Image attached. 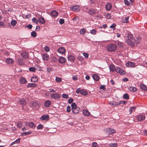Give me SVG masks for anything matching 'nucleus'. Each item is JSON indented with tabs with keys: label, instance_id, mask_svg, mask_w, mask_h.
<instances>
[{
	"label": "nucleus",
	"instance_id": "obj_1",
	"mask_svg": "<svg viewBox=\"0 0 147 147\" xmlns=\"http://www.w3.org/2000/svg\"><path fill=\"white\" fill-rule=\"evenodd\" d=\"M117 48L116 45L114 43H111L108 45L106 47L107 51L110 52H113Z\"/></svg>",
	"mask_w": 147,
	"mask_h": 147
},
{
	"label": "nucleus",
	"instance_id": "obj_2",
	"mask_svg": "<svg viewBox=\"0 0 147 147\" xmlns=\"http://www.w3.org/2000/svg\"><path fill=\"white\" fill-rule=\"evenodd\" d=\"M145 115L144 114H140L136 116V119L139 121H142L145 119Z\"/></svg>",
	"mask_w": 147,
	"mask_h": 147
},
{
	"label": "nucleus",
	"instance_id": "obj_3",
	"mask_svg": "<svg viewBox=\"0 0 147 147\" xmlns=\"http://www.w3.org/2000/svg\"><path fill=\"white\" fill-rule=\"evenodd\" d=\"M105 131H106L107 134L108 135H109L112 134H113L115 132V130L114 129L110 128L106 129Z\"/></svg>",
	"mask_w": 147,
	"mask_h": 147
},
{
	"label": "nucleus",
	"instance_id": "obj_4",
	"mask_svg": "<svg viewBox=\"0 0 147 147\" xmlns=\"http://www.w3.org/2000/svg\"><path fill=\"white\" fill-rule=\"evenodd\" d=\"M50 96L51 98L54 99H58L61 97L59 93H56L52 94Z\"/></svg>",
	"mask_w": 147,
	"mask_h": 147
},
{
	"label": "nucleus",
	"instance_id": "obj_5",
	"mask_svg": "<svg viewBox=\"0 0 147 147\" xmlns=\"http://www.w3.org/2000/svg\"><path fill=\"white\" fill-rule=\"evenodd\" d=\"M116 71L121 75H124L126 74L125 71L117 67Z\"/></svg>",
	"mask_w": 147,
	"mask_h": 147
},
{
	"label": "nucleus",
	"instance_id": "obj_6",
	"mask_svg": "<svg viewBox=\"0 0 147 147\" xmlns=\"http://www.w3.org/2000/svg\"><path fill=\"white\" fill-rule=\"evenodd\" d=\"M38 103L36 101H32L30 102L29 105L32 107H34L38 105Z\"/></svg>",
	"mask_w": 147,
	"mask_h": 147
},
{
	"label": "nucleus",
	"instance_id": "obj_7",
	"mask_svg": "<svg viewBox=\"0 0 147 147\" xmlns=\"http://www.w3.org/2000/svg\"><path fill=\"white\" fill-rule=\"evenodd\" d=\"M67 59L68 61L73 62L75 60L76 58L74 56L69 55L67 57Z\"/></svg>",
	"mask_w": 147,
	"mask_h": 147
},
{
	"label": "nucleus",
	"instance_id": "obj_8",
	"mask_svg": "<svg viewBox=\"0 0 147 147\" xmlns=\"http://www.w3.org/2000/svg\"><path fill=\"white\" fill-rule=\"evenodd\" d=\"M135 63L131 62H128L126 63V66L128 67H135Z\"/></svg>",
	"mask_w": 147,
	"mask_h": 147
},
{
	"label": "nucleus",
	"instance_id": "obj_9",
	"mask_svg": "<svg viewBox=\"0 0 147 147\" xmlns=\"http://www.w3.org/2000/svg\"><path fill=\"white\" fill-rule=\"evenodd\" d=\"M42 57L44 61L48 60L49 59V57L48 55L45 53L42 54Z\"/></svg>",
	"mask_w": 147,
	"mask_h": 147
},
{
	"label": "nucleus",
	"instance_id": "obj_10",
	"mask_svg": "<svg viewBox=\"0 0 147 147\" xmlns=\"http://www.w3.org/2000/svg\"><path fill=\"white\" fill-rule=\"evenodd\" d=\"M42 120H48L49 119V116L48 115H43L40 118Z\"/></svg>",
	"mask_w": 147,
	"mask_h": 147
},
{
	"label": "nucleus",
	"instance_id": "obj_11",
	"mask_svg": "<svg viewBox=\"0 0 147 147\" xmlns=\"http://www.w3.org/2000/svg\"><path fill=\"white\" fill-rule=\"evenodd\" d=\"M66 61V59L62 57H59L58 59V61L61 63H63L65 62Z\"/></svg>",
	"mask_w": 147,
	"mask_h": 147
},
{
	"label": "nucleus",
	"instance_id": "obj_12",
	"mask_svg": "<svg viewBox=\"0 0 147 147\" xmlns=\"http://www.w3.org/2000/svg\"><path fill=\"white\" fill-rule=\"evenodd\" d=\"M58 51L59 53L63 54L65 53V49L63 47H60L58 49Z\"/></svg>",
	"mask_w": 147,
	"mask_h": 147
},
{
	"label": "nucleus",
	"instance_id": "obj_13",
	"mask_svg": "<svg viewBox=\"0 0 147 147\" xmlns=\"http://www.w3.org/2000/svg\"><path fill=\"white\" fill-rule=\"evenodd\" d=\"M26 125H28L32 128H34L35 127V124L33 122H30L27 123Z\"/></svg>",
	"mask_w": 147,
	"mask_h": 147
},
{
	"label": "nucleus",
	"instance_id": "obj_14",
	"mask_svg": "<svg viewBox=\"0 0 147 147\" xmlns=\"http://www.w3.org/2000/svg\"><path fill=\"white\" fill-rule=\"evenodd\" d=\"M21 56L23 58L26 59L28 57V53L24 51L22 52Z\"/></svg>",
	"mask_w": 147,
	"mask_h": 147
},
{
	"label": "nucleus",
	"instance_id": "obj_15",
	"mask_svg": "<svg viewBox=\"0 0 147 147\" xmlns=\"http://www.w3.org/2000/svg\"><path fill=\"white\" fill-rule=\"evenodd\" d=\"M5 62L9 64H12L14 63L13 60L11 58H7L5 60Z\"/></svg>",
	"mask_w": 147,
	"mask_h": 147
},
{
	"label": "nucleus",
	"instance_id": "obj_16",
	"mask_svg": "<svg viewBox=\"0 0 147 147\" xmlns=\"http://www.w3.org/2000/svg\"><path fill=\"white\" fill-rule=\"evenodd\" d=\"M117 67H116L113 65H111L109 66V69L111 71L113 72L115 71H116Z\"/></svg>",
	"mask_w": 147,
	"mask_h": 147
},
{
	"label": "nucleus",
	"instance_id": "obj_17",
	"mask_svg": "<svg viewBox=\"0 0 147 147\" xmlns=\"http://www.w3.org/2000/svg\"><path fill=\"white\" fill-rule=\"evenodd\" d=\"M126 42L127 44L129 45L132 47L135 46V44L130 39H127Z\"/></svg>",
	"mask_w": 147,
	"mask_h": 147
},
{
	"label": "nucleus",
	"instance_id": "obj_18",
	"mask_svg": "<svg viewBox=\"0 0 147 147\" xmlns=\"http://www.w3.org/2000/svg\"><path fill=\"white\" fill-rule=\"evenodd\" d=\"M51 14L52 17H56L58 15V13L56 11H51Z\"/></svg>",
	"mask_w": 147,
	"mask_h": 147
},
{
	"label": "nucleus",
	"instance_id": "obj_19",
	"mask_svg": "<svg viewBox=\"0 0 147 147\" xmlns=\"http://www.w3.org/2000/svg\"><path fill=\"white\" fill-rule=\"evenodd\" d=\"M51 104V101L49 100H46L44 103V106L46 107H49Z\"/></svg>",
	"mask_w": 147,
	"mask_h": 147
},
{
	"label": "nucleus",
	"instance_id": "obj_20",
	"mask_svg": "<svg viewBox=\"0 0 147 147\" xmlns=\"http://www.w3.org/2000/svg\"><path fill=\"white\" fill-rule=\"evenodd\" d=\"M38 21L40 23L42 24H44L45 22L44 18L42 17L39 18L38 19Z\"/></svg>",
	"mask_w": 147,
	"mask_h": 147
},
{
	"label": "nucleus",
	"instance_id": "obj_21",
	"mask_svg": "<svg viewBox=\"0 0 147 147\" xmlns=\"http://www.w3.org/2000/svg\"><path fill=\"white\" fill-rule=\"evenodd\" d=\"M79 6L76 5L71 7V9L73 11H78L79 10Z\"/></svg>",
	"mask_w": 147,
	"mask_h": 147
},
{
	"label": "nucleus",
	"instance_id": "obj_22",
	"mask_svg": "<svg viewBox=\"0 0 147 147\" xmlns=\"http://www.w3.org/2000/svg\"><path fill=\"white\" fill-rule=\"evenodd\" d=\"M129 17H123L121 20L122 22L123 23H127L128 22Z\"/></svg>",
	"mask_w": 147,
	"mask_h": 147
},
{
	"label": "nucleus",
	"instance_id": "obj_23",
	"mask_svg": "<svg viewBox=\"0 0 147 147\" xmlns=\"http://www.w3.org/2000/svg\"><path fill=\"white\" fill-rule=\"evenodd\" d=\"M83 113L84 115L86 116H89L90 115V112L87 110H83Z\"/></svg>",
	"mask_w": 147,
	"mask_h": 147
},
{
	"label": "nucleus",
	"instance_id": "obj_24",
	"mask_svg": "<svg viewBox=\"0 0 147 147\" xmlns=\"http://www.w3.org/2000/svg\"><path fill=\"white\" fill-rule=\"evenodd\" d=\"M105 8L107 10H110L112 8V5L110 3H107L106 6Z\"/></svg>",
	"mask_w": 147,
	"mask_h": 147
},
{
	"label": "nucleus",
	"instance_id": "obj_25",
	"mask_svg": "<svg viewBox=\"0 0 147 147\" xmlns=\"http://www.w3.org/2000/svg\"><path fill=\"white\" fill-rule=\"evenodd\" d=\"M95 12V9H91L89 10L87 12L90 15H93L94 14Z\"/></svg>",
	"mask_w": 147,
	"mask_h": 147
},
{
	"label": "nucleus",
	"instance_id": "obj_26",
	"mask_svg": "<svg viewBox=\"0 0 147 147\" xmlns=\"http://www.w3.org/2000/svg\"><path fill=\"white\" fill-rule=\"evenodd\" d=\"M27 82L26 79L24 78H21L20 80V83L22 84H25Z\"/></svg>",
	"mask_w": 147,
	"mask_h": 147
},
{
	"label": "nucleus",
	"instance_id": "obj_27",
	"mask_svg": "<svg viewBox=\"0 0 147 147\" xmlns=\"http://www.w3.org/2000/svg\"><path fill=\"white\" fill-rule=\"evenodd\" d=\"M133 40L136 44H139L140 42V39L139 38L136 37L133 39Z\"/></svg>",
	"mask_w": 147,
	"mask_h": 147
},
{
	"label": "nucleus",
	"instance_id": "obj_28",
	"mask_svg": "<svg viewBox=\"0 0 147 147\" xmlns=\"http://www.w3.org/2000/svg\"><path fill=\"white\" fill-rule=\"evenodd\" d=\"M92 77L93 79L96 81H98L99 79V76L96 74L93 75L92 76Z\"/></svg>",
	"mask_w": 147,
	"mask_h": 147
},
{
	"label": "nucleus",
	"instance_id": "obj_29",
	"mask_svg": "<svg viewBox=\"0 0 147 147\" xmlns=\"http://www.w3.org/2000/svg\"><path fill=\"white\" fill-rule=\"evenodd\" d=\"M36 86V84L35 83H29L27 85L28 88L35 87Z\"/></svg>",
	"mask_w": 147,
	"mask_h": 147
},
{
	"label": "nucleus",
	"instance_id": "obj_30",
	"mask_svg": "<svg viewBox=\"0 0 147 147\" xmlns=\"http://www.w3.org/2000/svg\"><path fill=\"white\" fill-rule=\"evenodd\" d=\"M128 89L129 91L132 92H135L137 90L136 88L134 87H128Z\"/></svg>",
	"mask_w": 147,
	"mask_h": 147
},
{
	"label": "nucleus",
	"instance_id": "obj_31",
	"mask_svg": "<svg viewBox=\"0 0 147 147\" xmlns=\"http://www.w3.org/2000/svg\"><path fill=\"white\" fill-rule=\"evenodd\" d=\"M127 36L128 38L127 39H133V36L132 34L131 33H127Z\"/></svg>",
	"mask_w": 147,
	"mask_h": 147
},
{
	"label": "nucleus",
	"instance_id": "obj_32",
	"mask_svg": "<svg viewBox=\"0 0 147 147\" xmlns=\"http://www.w3.org/2000/svg\"><path fill=\"white\" fill-rule=\"evenodd\" d=\"M20 102L21 105H25L26 104V101L25 99L24 98L21 99L20 100Z\"/></svg>",
	"mask_w": 147,
	"mask_h": 147
},
{
	"label": "nucleus",
	"instance_id": "obj_33",
	"mask_svg": "<svg viewBox=\"0 0 147 147\" xmlns=\"http://www.w3.org/2000/svg\"><path fill=\"white\" fill-rule=\"evenodd\" d=\"M38 78L36 77H32L31 79V81L32 82H37L38 81Z\"/></svg>",
	"mask_w": 147,
	"mask_h": 147
},
{
	"label": "nucleus",
	"instance_id": "obj_34",
	"mask_svg": "<svg viewBox=\"0 0 147 147\" xmlns=\"http://www.w3.org/2000/svg\"><path fill=\"white\" fill-rule=\"evenodd\" d=\"M140 88L143 90H147V88L145 85L144 84H141L140 85Z\"/></svg>",
	"mask_w": 147,
	"mask_h": 147
},
{
	"label": "nucleus",
	"instance_id": "obj_35",
	"mask_svg": "<svg viewBox=\"0 0 147 147\" xmlns=\"http://www.w3.org/2000/svg\"><path fill=\"white\" fill-rule=\"evenodd\" d=\"M20 138H19L16 140L15 141L13 142L10 145H12L15 144H18L20 143Z\"/></svg>",
	"mask_w": 147,
	"mask_h": 147
},
{
	"label": "nucleus",
	"instance_id": "obj_36",
	"mask_svg": "<svg viewBox=\"0 0 147 147\" xmlns=\"http://www.w3.org/2000/svg\"><path fill=\"white\" fill-rule=\"evenodd\" d=\"M32 133V131H29L25 132L22 133L21 134V135L23 136H26V135H28L31 134Z\"/></svg>",
	"mask_w": 147,
	"mask_h": 147
},
{
	"label": "nucleus",
	"instance_id": "obj_37",
	"mask_svg": "<svg viewBox=\"0 0 147 147\" xmlns=\"http://www.w3.org/2000/svg\"><path fill=\"white\" fill-rule=\"evenodd\" d=\"M117 45L119 47L122 48L124 46V44L122 42L118 41Z\"/></svg>",
	"mask_w": 147,
	"mask_h": 147
},
{
	"label": "nucleus",
	"instance_id": "obj_38",
	"mask_svg": "<svg viewBox=\"0 0 147 147\" xmlns=\"http://www.w3.org/2000/svg\"><path fill=\"white\" fill-rule=\"evenodd\" d=\"M72 110L73 109H76L77 108V105L74 102L71 105Z\"/></svg>",
	"mask_w": 147,
	"mask_h": 147
},
{
	"label": "nucleus",
	"instance_id": "obj_39",
	"mask_svg": "<svg viewBox=\"0 0 147 147\" xmlns=\"http://www.w3.org/2000/svg\"><path fill=\"white\" fill-rule=\"evenodd\" d=\"M123 97L126 100H128L129 98L128 94L127 93L124 94L123 95Z\"/></svg>",
	"mask_w": 147,
	"mask_h": 147
},
{
	"label": "nucleus",
	"instance_id": "obj_40",
	"mask_svg": "<svg viewBox=\"0 0 147 147\" xmlns=\"http://www.w3.org/2000/svg\"><path fill=\"white\" fill-rule=\"evenodd\" d=\"M105 16L107 19H110L111 18V14L108 13H105Z\"/></svg>",
	"mask_w": 147,
	"mask_h": 147
},
{
	"label": "nucleus",
	"instance_id": "obj_41",
	"mask_svg": "<svg viewBox=\"0 0 147 147\" xmlns=\"http://www.w3.org/2000/svg\"><path fill=\"white\" fill-rule=\"evenodd\" d=\"M80 93L81 94L84 96L88 94L87 92L84 90H81Z\"/></svg>",
	"mask_w": 147,
	"mask_h": 147
},
{
	"label": "nucleus",
	"instance_id": "obj_42",
	"mask_svg": "<svg viewBox=\"0 0 147 147\" xmlns=\"http://www.w3.org/2000/svg\"><path fill=\"white\" fill-rule=\"evenodd\" d=\"M17 21L15 20H12L11 22V25L13 26H14L16 25V24L17 23Z\"/></svg>",
	"mask_w": 147,
	"mask_h": 147
},
{
	"label": "nucleus",
	"instance_id": "obj_43",
	"mask_svg": "<svg viewBox=\"0 0 147 147\" xmlns=\"http://www.w3.org/2000/svg\"><path fill=\"white\" fill-rule=\"evenodd\" d=\"M36 33L35 32L33 31L31 33V36L33 37H35L36 36Z\"/></svg>",
	"mask_w": 147,
	"mask_h": 147
},
{
	"label": "nucleus",
	"instance_id": "obj_44",
	"mask_svg": "<svg viewBox=\"0 0 147 147\" xmlns=\"http://www.w3.org/2000/svg\"><path fill=\"white\" fill-rule=\"evenodd\" d=\"M57 59L55 57H53L51 58V62L53 63L57 61Z\"/></svg>",
	"mask_w": 147,
	"mask_h": 147
},
{
	"label": "nucleus",
	"instance_id": "obj_45",
	"mask_svg": "<svg viewBox=\"0 0 147 147\" xmlns=\"http://www.w3.org/2000/svg\"><path fill=\"white\" fill-rule=\"evenodd\" d=\"M32 21L35 23L36 24H37L38 22V20H37L35 18H33L32 20Z\"/></svg>",
	"mask_w": 147,
	"mask_h": 147
},
{
	"label": "nucleus",
	"instance_id": "obj_46",
	"mask_svg": "<svg viewBox=\"0 0 147 147\" xmlns=\"http://www.w3.org/2000/svg\"><path fill=\"white\" fill-rule=\"evenodd\" d=\"M36 69L35 68L33 67H30L29 68V70L30 71L35 72L36 71Z\"/></svg>",
	"mask_w": 147,
	"mask_h": 147
},
{
	"label": "nucleus",
	"instance_id": "obj_47",
	"mask_svg": "<svg viewBox=\"0 0 147 147\" xmlns=\"http://www.w3.org/2000/svg\"><path fill=\"white\" fill-rule=\"evenodd\" d=\"M116 26V24L115 23H113L110 26V28H113V30H115Z\"/></svg>",
	"mask_w": 147,
	"mask_h": 147
},
{
	"label": "nucleus",
	"instance_id": "obj_48",
	"mask_svg": "<svg viewBox=\"0 0 147 147\" xmlns=\"http://www.w3.org/2000/svg\"><path fill=\"white\" fill-rule=\"evenodd\" d=\"M71 107L69 105H68L67 107L66 111L67 112H69L71 111Z\"/></svg>",
	"mask_w": 147,
	"mask_h": 147
},
{
	"label": "nucleus",
	"instance_id": "obj_49",
	"mask_svg": "<svg viewBox=\"0 0 147 147\" xmlns=\"http://www.w3.org/2000/svg\"><path fill=\"white\" fill-rule=\"evenodd\" d=\"M17 127L19 128H20L22 126V124L20 122H18L17 123Z\"/></svg>",
	"mask_w": 147,
	"mask_h": 147
},
{
	"label": "nucleus",
	"instance_id": "obj_50",
	"mask_svg": "<svg viewBox=\"0 0 147 147\" xmlns=\"http://www.w3.org/2000/svg\"><path fill=\"white\" fill-rule=\"evenodd\" d=\"M55 80L57 82H60L61 81V79L60 78L56 77Z\"/></svg>",
	"mask_w": 147,
	"mask_h": 147
},
{
	"label": "nucleus",
	"instance_id": "obj_51",
	"mask_svg": "<svg viewBox=\"0 0 147 147\" xmlns=\"http://www.w3.org/2000/svg\"><path fill=\"white\" fill-rule=\"evenodd\" d=\"M62 96L64 98L66 99L67 98H68V96L65 94H63L62 95Z\"/></svg>",
	"mask_w": 147,
	"mask_h": 147
},
{
	"label": "nucleus",
	"instance_id": "obj_52",
	"mask_svg": "<svg viewBox=\"0 0 147 147\" xmlns=\"http://www.w3.org/2000/svg\"><path fill=\"white\" fill-rule=\"evenodd\" d=\"M43 128L42 125L41 124H39L37 127V129H42Z\"/></svg>",
	"mask_w": 147,
	"mask_h": 147
},
{
	"label": "nucleus",
	"instance_id": "obj_53",
	"mask_svg": "<svg viewBox=\"0 0 147 147\" xmlns=\"http://www.w3.org/2000/svg\"><path fill=\"white\" fill-rule=\"evenodd\" d=\"M59 23L62 24L64 23V20L63 19H61L59 20Z\"/></svg>",
	"mask_w": 147,
	"mask_h": 147
},
{
	"label": "nucleus",
	"instance_id": "obj_54",
	"mask_svg": "<svg viewBox=\"0 0 147 147\" xmlns=\"http://www.w3.org/2000/svg\"><path fill=\"white\" fill-rule=\"evenodd\" d=\"M85 29H84V28L82 29L80 31V33L81 34L83 35V34H84V33L85 32Z\"/></svg>",
	"mask_w": 147,
	"mask_h": 147
},
{
	"label": "nucleus",
	"instance_id": "obj_55",
	"mask_svg": "<svg viewBox=\"0 0 147 147\" xmlns=\"http://www.w3.org/2000/svg\"><path fill=\"white\" fill-rule=\"evenodd\" d=\"M91 34L94 35L96 33V31L95 29H92L91 31Z\"/></svg>",
	"mask_w": 147,
	"mask_h": 147
},
{
	"label": "nucleus",
	"instance_id": "obj_56",
	"mask_svg": "<svg viewBox=\"0 0 147 147\" xmlns=\"http://www.w3.org/2000/svg\"><path fill=\"white\" fill-rule=\"evenodd\" d=\"M99 89L100 90L102 89L103 90H105V85H101Z\"/></svg>",
	"mask_w": 147,
	"mask_h": 147
},
{
	"label": "nucleus",
	"instance_id": "obj_57",
	"mask_svg": "<svg viewBox=\"0 0 147 147\" xmlns=\"http://www.w3.org/2000/svg\"><path fill=\"white\" fill-rule=\"evenodd\" d=\"M124 2L125 4L127 5V6L130 5L129 2L127 0H124Z\"/></svg>",
	"mask_w": 147,
	"mask_h": 147
},
{
	"label": "nucleus",
	"instance_id": "obj_58",
	"mask_svg": "<svg viewBox=\"0 0 147 147\" xmlns=\"http://www.w3.org/2000/svg\"><path fill=\"white\" fill-rule=\"evenodd\" d=\"M114 106H117L119 105L118 102H117L114 101H113Z\"/></svg>",
	"mask_w": 147,
	"mask_h": 147
},
{
	"label": "nucleus",
	"instance_id": "obj_59",
	"mask_svg": "<svg viewBox=\"0 0 147 147\" xmlns=\"http://www.w3.org/2000/svg\"><path fill=\"white\" fill-rule=\"evenodd\" d=\"M83 54L86 58H88L89 54L88 53H83Z\"/></svg>",
	"mask_w": 147,
	"mask_h": 147
},
{
	"label": "nucleus",
	"instance_id": "obj_60",
	"mask_svg": "<svg viewBox=\"0 0 147 147\" xmlns=\"http://www.w3.org/2000/svg\"><path fill=\"white\" fill-rule=\"evenodd\" d=\"M72 111L74 114H77L79 112L78 111L76 110V109L72 110Z\"/></svg>",
	"mask_w": 147,
	"mask_h": 147
},
{
	"label": "nucleus",
	"instance_id": "obj_61",
	"mask_svg": "<svg viewBox=\"0 0 147 147\" xmlns=\"http://www.w3.org/2000/svg\"><path fill=\"white\" fill-rule=\"evenodd\" d=\"M92 147H98L97 144L96 142H93L92 144Z\"/></svg>",
	"mask_w": 147,
	"mask_h": 147
},
{
	"label": "nucleus",
	"instance_id": "obj_62",
	"mask_svg": "<svg viewBox=\"0 0 147 147\" xmlns=\"http://www.w3.org/2000/svg\"><path fill=\"white\" fill-rule=\"evenodd\" d=\"M44 49L47 52H48L49 51V47L47 46H45V47Z\"/></svg>",
	"mask_w": 147,
	"mask_h": 147
},
{
	"label": "nucleus",
	"instance_id": "obj_63",
	"mask_svg": "<svg viewBox=\"0 0 147 147\" xmlns=\"http://www.w3.org/2000/svg\"><path fill=\"white\" fill-rule=\"evenodd\" d=\"M73 101V99L72 98H70L68 99V102L70 104L72 103Z\"/></svg>",
	"mask_w": 147,
	"mask_h": 147
},
{
	"label": "nucleus",
	"instance_id": "obj_64",
	"mask_svg": "<svg viewBox=\"0 0 147 147\" xmlns=\"http://www.w3.org/2000/svg\"><path fill=\"white\" fill-rule=\"evenodd\" d=\"M81 90H80V88H78L76 90V92L77 93V94H78L80 92V91H81Z\"/></svg>",
	"mask_w": 147,
	"mask_h": 147
}]
</instances>
